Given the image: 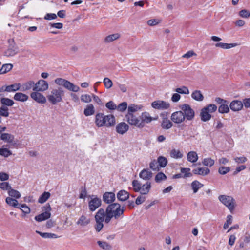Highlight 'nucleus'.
Here are the masks:
<instances>
[{
  "label": "nucleus",
  "instance_id": "nucleus-1",
  "mask_svg": "<svg viewBox=\"0 0 250 250\" xmlns=\"http://www.w3.org/2000/svg\"><path fill=\"white\" fill-rule=\"evenodd\" d=\"M124 211L125 208L121 207L118 203L109 204L105 210L103 208H100L95 215L96 224L94 228L96 231L99 232L104 227V221L105 223L108 224L113 218L115 219L123 218Z\"/></svg>",
  "mask_w": 250,
  "mask_h": 250
},
{
  "label": "nucleus",
  "instance_id": "nucleus-2",
  "mask_svg": "<svg viewBox=\"0 0 250 250\" xmlns=\"http://www.w3.org/2000/svg\"><path fill=\"white\" fill-rule=\"evenodd\" d=\"M116 121L114 115H104L103 113H98L95 115V124L98 127H111L115 125Z\"/></svg>",
  "mask_w": 250,
  "mask_h": 250
},
{
  "label": "nucleus",
  "instance_id": "nucleus-3",
  "mask_svg": "<svg viewBox=\"0 0 250 250\" xmlns=\"http://www.w3.org/2000/svg\"><path fill=\"white\" fill-rule=\"evenodd\" d=\"M64 94V90L61 87H57L50 88L46 97L49 103L53 105H55L62 101Z\"/></svg>",
  "mask_w": 250,
  "mask_h": 250
},
{
  "label": "nucleus",
  "instance_id": "nucleus-4",
  "mask_svg": "<svg viewBox=\"0 0 250 250\" xmlns=\"http://www.w3.org/2000/svg\"><path fill=\"white\" fill-rule=\"evenodd\" d=\"M54 83L58 85L62 86L69 91L78 92L80 87L73 83L63 78H58L54 80Z\"/></svg>",
  "mask_w": 250,
  "mask_h": 250
},
{
  "label": "nucleus",
  "instance_id": "nucleus-5",
  "mask_svg": "<svg viewBox=\"0 0 250 250\" xmlns=\"http://www.w3.org/2000/svg\"><path fill=\"white\" fill-rule=\"evenodd\" d=\"M218 200L227 207L229 210L232 211L234 209L235 201L232 197L226 195H221L218 196Z\"/></svg>",
  "mask_w": 250,
  "mask_h": 250
},
{
  "label": "nucleus",
  "instance_id": "nucleus-6",
  "mask_svg": "<svg viewBox=\"0 0 250 250\" xmlns=\"http://www.w3.org/2000/svg\"><path fill=\"white\" fill-rule=\"evenodd\" d=\"M89 198L90 199L88 202L89 209L93 212L101 206V200L94 195L89 196Z\"/></svg>",
  "mask_w": 250,
  "mask_h": 250
},
{
  "label": "nucleus",
  "instance_id": "nucleus-7",
  "mask_svg": "<svg viewBox=\"0 0 250 250\" xmlns=\"http://www.w3.org/2000/svg\"><path fill=\"white\" fill-rule=\"evenodd\" d=\"M180 108L184 113L185 119L191 121L194 118L195 112L189 105L183 104L180 106Z\"/></svg>",
  "mask_w": 250,
  "mask_h": 250
},
{
  "label": "nucleus",
  "instance_id": "nucleus-8",
  "mask_svg": "<svg viewBox=\"0 0 250 250\" xmlns=\"http://www.w3.org/2000/svg\"><path fill=\"white\" fill-rule=\"evenodd\" d=\"M9 46L8 49L5 51L4 55L6 57H12L18 53V48L16 45L14 40L13 39L8 40Z\"/></svg>",
  "mask_w": 250,
  "mask_h": 250
},
{
  "label": "nucleus",
  "instance_id": "nucleus-9",
  "mask_svg": "<svg viewBox=\"0 0 250 250\" xmlns=\"http://www.w3.org/2000/svg\"><path fill=\"white\" fill-rule=\"evenodd\" d=\"M125 118L126 121L131 125L135 126L139 128H141V127L142 126L141 123H140V120L133 114L127 113L125 115Z\"/></svg>",
  "mask_w": 250,
  "mask_h": 250
},
{
  "label": "nucleus",
  "instance_id": "nucleus-10",
  "mask_svg": "<svg viewBox=\"0 0 250 250\" xmlns=\"http://www.w3.org/2000/svg\"><path fill=\"white\" fill-rule=\"evenodd\" d=\"M140 117V123H141L142 125L141 128H143L145 126V124H149L152 121H156L158 119V117L157 116L156 117H151L150 116L149 113L147 112H143Z\"/></svg>",
  "mask_w": 250,
  "mask_h": 250
},
{
  "label": "nucleus",
  "instance_id": "nucleus-11",
  "mask_svg": "<svg viewBox=\"0 0 250 250\" xmlns=\"http://www.w3.org/2000/svg\"><path fill=\"white\" fill-rule=\"evenodd\" d=\"M152 107L157 110H166L169 108V103L162 100H157L151 103Z\"/></svg>",
  "mask_w": 250,
  "mask_h": 250
},
{
  "label": "nucleus",
  "instance_id": "nucleus-12",
  "mask_svg": "<svg viewBox=\"0 0 250 250\" xmlns=\"http://www.w3.org/2000/svg\"><path fill=\"white\" fill-rule=\"evenodd\" d=\"M31 98L39 104H45L46 102V97L39 91H34L30 94Z\"/></svg>",
  "mask_w": 250,
  "mask_h": 250
},
{
  "label": "nucleus",
  "instance_id": "nucleus-13",
  "mask_svg": "<svg viewBox=\"0 0 250 250\" xmlns=\"http://www.w3.org/2000/svg\"><path fill=\"white\" fill-rule=\"evenodd\" d=\"M34 91L44 92L47 90L49 87L48 83L44 80H40L35 83Z\"/></svg>",
  "mask_w": 250,
  "mask_h": 250
},
{
  "label": "nucleus",
  "instance_id": "nucleus-14",
  "mask_svg": "<svg viewBox=\"0 0 250 250\" xmlns=\"http://www.w3.org/2000/svg\"><path fill=\"white\" fill-rule=\"evenodd\" d=\"M184 113L182 111H175L171 115V120L175 124H181L185 121Z\"/></svg>",
  "mask_w": 250,
  "mask_h": 250
},
{
  "label": "nucleus",
  "instance_id": "nucleus-15",
  "mask_svg": "<svg viewBox=\"0 0 250 250\" xmlns=\"http://www.w3.org/2000/svg\"><path fill=\"white\" fill-rule=\"evenodd\" d=\"M50 210V206L48 205L47 207V209L45 212L36 216L35 219L38 222H41L49 218L50 217V213L49 211Z\"/></svg>",
  "mask_w": 250,
  "mask_h": 250
},
{
  "label": "nucleus",
  "instance_id": "nucleus-16",
  "mask_svg": "<svg viewBox=\"0 0 250 250\" xmlns=\"http://www.w3.org/2000/svg\"><path fill=\"white\" fill-rule=\"evenodd\" d=\"M128 129V125L125 122H121L118 124L116 127V130L117 132L122 135L126 133Z\"/></svg>",
  "mask_w": 250,
  "mask_h": 250
},
{
  "label": "nucleus",
  "instance_id": "nucleus-17",
  "mask_svg": "<svg viewBox=\"0 0 250 250\" xmlns=\"http://www.w3.org/2000/svg\"><path fill=\"white\" fill-rule=\"evenodd\" d=\"M90 223V219L84 215H82L80 217L76 223L81 227H85L88 225Z\"/></svg>",
  "mask_w": 250,
  "mask_h": 250
},
{
  "label": "nucleus",
  "instance_id": "nucleus-18",
  "mask_svg": "<svg viewBox=\"0 0 250 250\" xmlns=\"http://www.w3.org/2000/svg\"><path fill=\"white\" fill-rule=\"evenodd\" d=\"M230 108L233 111H238L241 110L243 107V103L238 100H234L232 101L229 105Z\"/></svg>",
  "mask_w": 250,
  "mask_h": 250
},
{
  "label": "nucleus",
  "instance_id": "nucleus-19",
  "mask_svg": "<svg viewBox=\"0 0 250 250\" xmlns=\"http://www.w3.org/2000/svg\"><path fill=\"white\" fill-rule=\"evenodd\" d=\"M103 199L106 204H112L115 200V195L113 192H105L103 195Z\"/></svg>",
  "mask_w": 250,
  "mask_h": 250
},
{
  "label": "nucleus",
  "instance_id": "nucleus-20",
  "mask_svg": "<svg viewBox=\"0 0 250 250\" xmlns=\"http://www.w3.org/2000/svg\"><path fill=\"white\" fill-rule=\"evenodd\" d=\"M35 83L33 81H27L21 84V91H26L31 89L34 91V88L35 86Z\"/></svg>",
  "mask_w": 250,
  "mask_h": 250
},
{
  "label": "nucleus",
  "instance_id": "nucleus-21",
  "mask_svg": "<svg viewBox=\"0 0 250 250\" xmlns=\"http://www.w3.org/2000/svg\"><path fill=\"white\" fill-rule=\"evenodd\" d=\"M13 98L15 101L24 102L28 100L29 97L23 93L17 92L15 94Z\"/></svg>",
  "mask_w": 250,
  "mask_h": 250
},
{
  "label": "nucleus",
  "instance_id": "nucleus-22",
  "mask_svg": "<svg viewBox=\"0 0 250 250\" xmlns=\"http://www.w3.org/2000/svg\"><path fill=\"white\" fill-rule=\"evenodd\" d=\"M170 157L175 159H180L183 158V153L179 150L173 148L170 151Z\"/></svg>",
  "mask_w": 250,
  "mask_h": 250
},
{
  "label": "nucleus",
  "instance_id": "nucleus-23",
  "mask_svg": "<svg viewBox=\"0 0 250 250\" xmlns=\"http://www.w3.org/2000/svg\"><path fill=\"white\" fill-rule=\"evenodd\" d=\"M192 172L194 174L207 175L209 174L210 171L209 168L207 167H199L193 169Z\"/></svg>",
  "mask_w": 250,
  "mask_h": 250
},
{
  "label": "nucleus",
  "instance_id": "nucleus-24",
  "mask_svg": "<svg viewBox=\"0 0 250 250\" xmlns=\"http://www.w3.org/2000/svg\"><path fill=\"white\" fill-rule=\"evenodd\" d=\"M200 116L201 120L203 122L208 121L211 118V114L207 111L206 109L204 108L201 109Z\"/></svg>",
  "mask_w": 250,
  "mask_h": 250
},
{
  "label": "nucleus",
  "instance_id": "nucleus-25",
  "mask_svg": "<svg viewBox=\"0 0 250 250\" xmlns=\"http://www.w3.org/2000/svg\"><path fill=\"white\" fill-rule=\"evenodd\" d=\"M151 187V183L147 182L146 184L141 185L140 190L139 192L141 195H146L149 193Z\"/></svg>",
  "mask_w": 250,
  "mask_h": 250
},
{
  "label": "nucleus",
  "instance_id": "nucleus-26",
  "mask_svg": "<svg viewBox=\"0 0 250 250\" xmlns=\"http://www.w3.org/2000/svg\"><path fill=\"white\" fill-rule=\"evenodd\" d=\"M139 177L145 180H149L152 177V173L148 169H143L139 173Z\"/></svg>",
  "mask_w": 250,
  "mask_h": 250
},
{
  "label": "nucleus",
  "instance_id": "nucleus-27",
  "mask_svg": "<svg viewBox=\"0 0 250 250\" xmlns=\"http://www.w3.org/2000/svg\"><path fill=\"white\" fill-rule=\"evenodd\" d=\"M129 194L125 190H121L117 194V197L119 201H125L128 199Z\"/></svg>",
  "mask_w": 250,
  "mask_h": 250
},
{
  "label": "nucleus",
  "instance_id": "nucleus-28",
  "mask_svg": "<svg viewBox=\"0 0 250 250\" xmlns=\"http://www.w3.org/2000/svg\"><path fill=\"white\" fill-rule=\"evenodd\" d=\"M95 113V108L92 104H88L83 111V114L85 116H89L93 115Z\"/></svg>",
  "mask_w": 250,
  "mask_h": 250
},
{
  "label": "nucleus",
  "instance_id": "nucleus-29",
  "mask_svg": "<svg viewBox=\"0 0 250 250\" xmlns=\"http://www.w3.org/2000/svg\"><path fill=\"white\" fill-rule=\"evenodd\" d=\"M198 159V154L195 151H189L187 154V160L188 162L194 163L196 162Z\"/></svg>",
  "mask_w": 250,
  "mask_h": 250
},
{
  "label": "nucleus",
  "instance_id": "nucleus-30",
  "mask_svg": "<svg viewBox=\"0 0 250 250\" xmlns=\"http://www.w3.org/2000/svg\"><path fill=\"white\" fill-rule=\"evenodd\" d=\"M0 139L5 142L11 143L14 141V136L11 134L3 133L0 135Z\"/></svg>",
  "mask_w": 250,
  "mask_h": 250
},
{
  "label": "nucleus",
  "instance_id": "nucleus-31",
  "mask_svg": "<svg viewBox=\"0 0 250 250\" xmlns=\"http://www.w3.org/2000/svg\"><path fill=\"white\" fill-rule=\"evenodd\" d=\"M5 202L10 206L16 208H20V204L18 203L16 199L8 197L6 198Z\"/></svg>",
  "mask_w": 250,
  "mask_h": 250
},
{
  "label": "nucleus",
  "instance_id": "nucleus-32",
  "mask_svg": "<svg viewBox=\"0 0 250 250\" xmlns=\"http://www.w3.org/2000/svg\"><path fill=\"white\" fill-rule=\"evenodd\" d=\"M215 45L216 47H220L223 49H228L236 46L237 44L236 43H226L218 42L216 43Z\"/></svg>",
  "mask_w": 250,
  "mask_h": 250
},
{
  "label": "nucleus",
  "instance_id": "nucleus-33",
  "mask_svg": "<svg viewBox=\"0 0 250 250\" xmlns=\"http://www.w3.org/2000/svg\"><path fill=\"white\" fill-rule=\"evenodd\" d=\"M161 127L165 129H168L172 127L173 124L171 121L167 118H164L161 123Z\"/></svg>",
  "mask_w": 250,
  "mask_h": 250
},
{
  "label": "nucleus",
  "instance_id": "nucleus-34",
  "mask_svg": "<svg viewBox=\"0 0 250 250\" xmlns=\"http://www.w3.org/2000/svg\"><path fill=\"white\" fill-rule=\"evenodd\" d=\"M203 186V184L197 180L193 181L191 184V187L194 193H196Z\"/></svg>",
  "mask_w": 250,
  "mask_h": 250
},
{
  "label": "nucleus",
  "instance_id": "nucleus-35",
  "mask_svg": "<svg viewBox=\"0 0 250 250\" xmlns=\"http://www.w3.org/2000/svg\"><path fill=\"white\" fill-rule=\"evenodd\" d=\"M192 98L197 101H202L204 100V96L199 90H195L191 94Z\"/></svg>",
  "mask_w": 250,
  "mask_h": 250
},
{
  "label": "nucleus",
  "instance_id": "nucleus-36",
  "mask_svg": "<svg viewBox=\"0 0 250 250\" xmlns=\"http://www.w3.org/2000/svg\"><path fill=\"white\" fill-rule=\"evenodd\" d=\"M8 92H15L21 90V84L20 83H15L14 84L7 85Z\"/></svg>",
  "mask_w": 250,
  "mask_h": 250
},
{
  "label": "nucleus",
  "instance_id": "nucleus-37",
  "mask_svg": "<svg viewBox=\"0 0 250 250\" xmlns=\"http://www.w3.org/2000/svg\"><path fill=\"white\" fill-rule=\"evenodd\" d=\"M120 37V35L119 33L113 34L106 37L104 42L109 43L118 39Z\"/></svg>",
  "mask_w": 250,
  "mask_h": 250
},
{
  "label": "nucleus",
  "instance_id": "nucleus-38",
  "mask_svg": "<svg viewBox=\"0 0 250 250\" xmlns=\"http://www.w3.org/2000/svg\"><path fill=\"white\" fill-rule=\"evenodd\" d=\"M97 243L99 246L103 250H110L111 249V246L105 241H98Z\"/></svg>",
  "mask_w": 250,
  "mask_h": 250
},
{
  "label": "nucleus",
  "instance_id": "nucleus-39",
  "mask_svg": "<svg viewBox=\"0 0 250 250\" xmlns=\"http://www.w3.org/2000/svg\"><path fill=\"white\" fill-rule=\"evenodd\" d=\"M13 65L10 63L5 64L0 69V74H5L10 71L13 68Z\"/></svg>",
  "mask_w": 250,
  "mask_h": 250
},
{
  "label": "nucleus",
  "instance_id": "nucleus-40",
  "mask_svg": "<svg viewBox=\"0 0 250 250\" xmlns=\"http://www.w3.org/2000/svg\"><path fill=\"white\" fill-rule=\"evenodd\" d=\"M141 109V107L140 106L131 104L129 105L127 108V113H130V114H133L134 112H137L140 110Z\"/></svg>",
  "mask_w": 250,
  "mask_h": 250
},
{
  "label": "nucleus",
  "instance_id": "nucleus-41",
  "mask_svg": "<svg viewBox=\"0 0 250 250\" xmlns=\"http://www.w3.org/2000/svg\"><path fill=\"white\" fill-rule=\"evenodd\" d=\"M8 194L10 197L15 199H19L21 196V193L18 190L14 189L12 188L8 192Z\"/></svg>",
  "mask_w": 250,
  "mask_h": 250
},
{
  "label": "nucleus",
  "instance_id": "nucleus-42",
  "mask_svg": "<svg viewBox=\"0 0 250 250\" xmlns=\"http://www.w3.org/2000/svg\"><path fill=\"white\" fill-rule=\"evenodd\" d=\"M50 196V193L48 192H43L38 199V202L41 204L45 202Z\"/></svg>",
  "mask_w": 250,
  "mask_h": 250
},
{
  "label": "nucleus",
  "instance_id": "nucleus-43",
  "mask_svg": "<svg viewBox=\"0 0 250 250\" xmlns=\"http://www.w3.org/2000/svg\"><path fill=\"white\" fill-rule=\"evenodd\" d=\"M36 232L40 234L41 236L44 238H57L59 237L56 234L51 233H43L38 231Z\"/></svg>",
  "mask_w": 250,
  "mask_h": 250
},
{
  "label": "nucleus",
  "instance_id": "nucleus-44",
  "mask_svg": "<svg viewBox=\"0 0 250 250\" xmlns=\"http://www.w3.org/2000/svg\"><path fill=\"white\" fill-rule=\"evenodd\" d=\"M1 103L2 105L8 106H11L14 104V102L8 98H2L0 99Z\"/></svg>",
  "mask_w": 250,
  "mask_h": 250
},
{
  "label": "nucleus",
  "instance_id": "nucleus-45",
  "mask_svg": "<svg viewBox=\"0 0 250 250\" xmlns=\"http://www.w3.org/2000/svg\"><path fill=\"white\" fill-rule=\"evenodd\" d=\"M229 111V108L228 103L222 104L218 108V112L222 114L228 113Z\"/></svg>",
  "mask_w": 250,
  "mask_h": 250
},
{
  "label": "nucleus",
  "instance_id": "nucleus-46",
  "mask_svg": "<svg viewBox=\"0 0 250 250\" xmlns=\"http://www.w3.org/2000/svg\"><path fill=\"white\" fill-rule=\"evenodd\" d=\"M202 164L205 166L211 167L214 165V160L211 158H206L203 160Z\"/></svg>",
  "mask_w": 250,
  "mask_h": 250
},
{
  "label": "nucleus",
  "instance_id": "nucleus-47",
  "mask_svg": "<svg viewBox=\"0 0 250 250\" xmlns=\"http://www.w3.org/2000/svg\"><path fill=\"white\" fill-rule=\"evenodd\" d=\"M157 162L161 167H164L166 166L167 161L166 158L163 156H160L158 158Z\"/></svg>",
  "mask_w": 250,
  "mask_h": 250
},
{
  "label": "nucleus",
  "instance_id": "nucleus-48",
  "mask_svg": "<svg viewBox=\"0 0 250 250\" xmlns=\"http://www.w3.org/2000/svg\"><path fill=\"white\" fill-rule=\"evenodd\" d=\"M133 190L135 192H139L140 190L142 184L138 180H134L132 182Z\"/></svg>",
  "mask_w": 250,
  "mask_h": 250
},
{
  "label": "nucleus",
  "instance_id": "nucleus-49",
  "mask_svg": "<svg viewBox=\"0 0 250 250\" xmlns=\"http://www.w3.org/2000/svg\"><path fill=\"white\" fill-rule=\"evenodd\" d=\"M175 91L182 94H188L189 93L188 88L185 86L175 89Z\"/></svg>",
  "mask_w": 250,
  "mask_h": 250
},
{
  "label": "nucleus",
  "instance_id": "nucleus-50",
  "mask_svg": "<svg viewBox=\"0 0 250 250\" xmlns=\"http://www.w3.org/2000/svg\"><path fill=\"white\" fill-rule=\"evenodd\" d=\"M12 152L7 148H0V155L4 157H8L12 155Z\"/></svg>",
  "mask_w": 250,
  "mask_h": 250
},
{
  "label": "nucleus",
  "instance_id": "nucleus-51",
  "mask_svg": "<svg viewBox=\"0 0 250 250\" xmlns=\"http://www.w3.org/2000/svg\"><path fill=\"white\" fill-rule=\"evenodd\" d=\"M20 208H19L22 212L25 214H28L30 213L31 210L26 204H20Z\"/></svg>",
  "mask_w": 250,
  "mask_h": 250
},
{
  "label": "nucleus",
  "instance_id": "nucleus-52",
  "mask_svg": "<svg viewBox=\"0 0 250 250\" xmlns=\"http://www.w3.org/2000/svg\"><path fill=\"white\" fill-rule=\"evenodd\" d=\"M181 172L184 174L183 178L189 177L192 176V174L190 172V169L189 168H181Z\"/></svg>",
  "mask_w": 250,
  "mask_h": 250
},
{
  "label": "nucleus",
  "instance_id": "nucleus-53",
  "mask_svg": "<svg viewBox=\"0 0 250 250\" xmlns=\"http://www.w3.org/2000/svg\"><path fill=\"white\" fill-rule=\"evenodd\" d=\"M204 108L206 109V110L208 111L210 114H211L216 111L217 107L214 104H210L204 107Z\"/></svg>",
  "mask_w": 250,
  "mask_h": 250
},
{
  "label": "nucleus",
  "instance_id": "nucleus-54",
  "mask_svg": "<svg viewBox=\"0 0 250 250\" xmlns=\"http://www.w3.org/2000/svg\"><path fill=\"white\" fill-rule=\"evenodd\" d=\"M167 176L163 172H159L155 176V180L157 183H159L162 180H165Z\"/></svg>",
  "mask_w": 250,
  "mask_h": 250
},
{
  "label": "nucleus",
  "instance_id": "nucleus-55",
  "mask_svg": "<svg viewBox=\"0 0 250 250\" xmlns=\"http://www.w3.org/2000/svg\"><path fill=\"white\" fill-rule=\"evenodd\" d=\"M8 109L5 106L0 107V116L7 117L9 116Z\"/></svg>",
  "mask_w": 250,
  "mask_h": 250
},
{
  "label": "nucleus",
  "instance_id": "nucleus-56",
  "mask_svg": "<svg viewBox=\"0 0 250 250\" xmlns=\"http://www.w3.org/2000/svg\"><path fill=\"white\" fill-rule=\"evenodd\" d=\"M104 84L107 89L110 88L113 85L112 81L108 78H105L103 80Z\"/></svg>",
  "mask_w": 250,
  "mask_h": 250
},
{
  "label": "nucleus",
  "instance_id": "nucleus-57",
  "mask_svg": "<svg viewBox=\"0 0 250 250\" xmlns=\"http://www.w3.org/2000/svg\"><path fill=\"white\" fill-rule=\"evenodd\" d=\"M81 100L85 103H89L91 101V97L88 94H83L81 96Z\"/></svg>",
  "mask_w": 250,
  "mask_h": 250
},
{
  "label": "nucleus",
  "instance_id": "nucleus-58",
  "mask_svg": "<svg viewBox=\"0 0 250 250\" xmlns=\"http://www.w3.org/2000/svg\"><path fill=\"white\" fill-rule=\"evenodd\" d=\"M11 186L8 182H2L0 183V188L3 190H7L8 192L11 189Z\"/></svg>",
  "mask_w": 250,
  "mask_h": 250
},
{
  "label": "nucleus",
  "instance_id": "nucleus-59",
  "mask_svg": "<svg viewBox=\"0 0 250 250\" xmlns=\"http://www.w3.org/2000/svg\"><path fill=\"white\" fill-rule=\"evenodd\" d=\"M127 108V104L126 102H124L120 104L118 106H117V109L121 112H124Z\"/></svg>",
  "mask_w": 250,
  "mask_h": 250
},
{
  "label": "nucleus",
  "instance_id": "nucleus-60",
  "mask_svg": "<svg viewBox=\"0 0 250 250\" xmlns=\"http://www.w3.org/2000/svg\"><path fill=\"white\" fill-rule=\"evenodd\" d=\"M230 170V167H222L219 168L218 172L221 175H225Z\"/></svg>",
  "mask_w": 250,
  "mask_h": 250
},
{
  "label": "nucleus",
  "instance_id": "nucleus-61",
  "mask_svg": "<svg viewBox=\"0 0 250 250\" xmlns=\"http://www.w3.org/2000/svg\"><path fill=\"white\" fill-rule=\"evenodd\" d=\"M150 167L151 169H152L153 170H159V166L158 163V162L156 160L152 161L150 163Z\"/></svg>",
  "mask_w": 250,
  "mask_h": 250
},
{
  "label": "nucleus",
  "instance_id": "nucleus-62",
  "mask_svg": "<svg viewBox=\"0 0 250 250\" xmlns=\"http://www.w3.org/2000/svg\"><path fill=\"white\" fill-rule=\"evenodd\" d=\"M239 15L242 18H248L250 16V12L247 10L243 9L239 12Z\"/></svg>",
  "mask_w": 250,
  "mask_h": 250
},
{
  "label": "nucleus",
  "instance_id": "nucleus-63",
  "mask_svg": "<svg viewBox=\"0 0 250 250\" xmlns=\"http://www.w3.org/2000/svg\"><path fill=\"white\" fill-rule=\"evenodd\" d=\"M106 107L110 110H115L117 109L116 105L111 101L106 104Z\"/></svg>",
  "mask_w": 250,
  "mask_h": 250
},
{
  "label": "nucleus",
  "instance_id": "nucleus-64",
  "mask_svg": "<svg viewBox=\"0 0 250 250\" xmlns=\"http://www.w3.org/2000/svg\"><path fill=\"white\" fill-rule=\"evenodd\" d=\"M146 197L143 195L139 196L136 199L135 203L137 205H140L144 203L146 200Z\"/></svg>",
  "mask_w": 250,
  "mask_h": 250
}]
</instances>
